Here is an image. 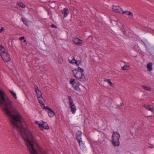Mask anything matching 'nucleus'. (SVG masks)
I'll use <instances>...</instances> for the list:
<instances>
[{"instance_id": "f257e3e1", "label": "nucleus", "mask_w": 154, "mask_h": 154, "mask_svg": "<svg viewBox=\"0 0 154 154\" xmlns=\"http://www.w3.org/2000/svg\"><path fill=\"white\" fill-rule=\"evenodd\" d=\"M120 134L117 132H114L112 136V142L114 146H118L119 145V141Z\"/></svg>"}, {"instance_id": "f03ea898", "label": "nucleus", "mask_w": 154, "mask_h": 154, "mask_svg": "<svg viewBox=\"0 0 154 154\" xmlns=\"http://www.w3.org/2000/svg\"><path fill=\"white\" fill-rule=\"evenodd\" d=\"M69 107L71 108V111L72 113L74 114L76 112V106L74 104L72 99L70 96H68Z\"/></svg>"}, {"instance_id": "7ed1b4c3", "label": "nucleus", "mask_w": 154, "mask_h": 154, "mask_svg": "<svg viewBox=\"0 0 154 154\" xmlns=\"http://www.w3.org/2000/svg\"><path fill=\"white\" fill-rule=\"evenodd\" d=\"M69 61L70 63L73 64H75L78 66H79L82 63V61L81 60H76L75 59V57L73 56L71 57V58L69 59Z\"/></svg>"}, {"instance_id": "20e7f679", "label": "nucleus", "mask_w": 154, "mask_h": 154, "mask_svg": "<svg viewBox=\"0 0 154 154\" xmlns=\"http://www.w3.org/2000/svg\"><path fill=\"white\" fill-rule=\"evenodd\" d=\"M112 10L116 12L122 14L123 12L122 8L119 6L113 5L112 8Z\"/></svg>"}, {"instance_id": "39448f33", "label": "nucleus", "mask_w": 154, "mask_h": 154, "mask_svg": "<svg viewBox=\"0 0 154 154\" xmlns=\"http://www.w3.org/2000/svg\"><path fill=\"white\" fill-rule=\"evenodd\" d=\"M1 57L3 60L5 62H8L11 59L9 54L7 52L4 53L1 56Z\"/></svg>"}, {"instance_id": "423d86ee", "label": "nucleus", "mask_w": 154, "mask_h": 154, "mask_svg": "<svg viewBox=\"0 0 154 154\" xmlns=\"http://www.w3.org/2000/svg\"><path fill=\"white\" fill-rule=\"evenodd\" d=\"M34 87L37 97L42 96L41 91L38 89V87L36 85H34Z\"/></svg>"}, {"instance_id": "0eeeda50", "label": "nucleus", "mask_w": 154, "mask_h": 154, "mask_svg": "<svg viewBox=\"0 0 154 154\" xmlns=\"http://www.w3.org/2000/svg\"><path fill=\"white\" fill-rule=\"evenodd\" d=\"M73 41L75 44L81 46L82 45V41L78 38H74Z\"/></svg>"}, {"instance_id": "6e6552de", "label": "nucleus", "mask_w": 154, "mask_h": 154, "mask_svg": "<svg viewBox=\"0 0 154 154\" xmlns=\"http://www.w3.org/2000/svg\"><path fill=\"white\" fill-rule=\"evenodd\" d=\"M125 14L128 16L129 18L130 19H132L133 18V15L132 13L128 11H123L122 14Z\"/></svg>"}, {"instance_id": "1a4fd4ad", "label": "nucleus", "mask_w": 154, "mask_h": 154, "mask_svg": "<svg viewBox=\"0 0 154 154\" xmlns=\"http://www.w3.org/2000/svg\"><path fill=\"white\" fill-rule=\"evenodd\" d=\"M82 132L81 131L78 130V131L76 134V138L77 140H82L81 137L82 136Z\"/></svg>"}, {"instance_id": "9d476101", "label": "nucleus", "mask_w": 154, "mask_h": 154, "mask_svg": "<svg viewBox=\"0 0 154 154\" xmlns=\"http://www.w3.org/2000/svg\"><path fill=\"white\" fill-rule=\"evenodd\" d=\"M38 100L41 107H42L43 106H45V103L43 102V101H44L45 100L42 96L40 97H38Z\"/></svg>"}, {"instance_id": "9b49d317", "label": "nucleus", "mask_w": 154, "mask_h": 154, "mask_svg": "<svg viewBox=\"0 0 154 154\" xmlns=\"http://www.w3.org/2000/svg\"><path fill=\"white\" fill-rule=\"evenodd\" d=\"M61 13L64 14V17H66L69 14V12L67 8H65L63 10L61 11Z\"/></svg>"}, {"instance_id": "f8f14e48", "label": "nucleus", "mask_w": 154, "mask_h": 154, "mask_svg": "<svg viewBox=\"0 0 154 154\" xmlns=\"http://www.w3.org/2000/svg\"><path fill=\"white\" fill-rule=\"evenodd\" d=\"M47 112L48 116L50 118L53 117L55 115L54 111L51 109L49 111H48Z\"/></svg>"}, {"instance_id": "ddd939ff", "label": "nucleus", "mask_w": 154, "mask_h": 154, "mask_svg": "<svg viewBox=\"0 0 154 154\" xmlns=\"http://www.w3.org/2000/svg\"><path fill=\"white\" fill-rule=\"evenodd\" d=\"M143 106L147 110H149L152 112H154V110L153 109V108H150L149 105L144 104Z\"/></svg>"}, {"instance_id": "4468645a", "label": "nucleus", "mask_w": 154, "mask_h": 154, "mask_svg": "<svg viewBox=\"0 0 154 154\" xmlns=\"http://www.w3.org/2000/svg\"><path fill=\"white\" fill-rule=\"evenodd\" d=\"M77 141L78 142L80 148L83 149L85 147V145L84 143H83V141L82 140H78Z\"/></svg>"}, {"instance_id": "2eb2a0df", "label": "nucleus", "mask_w": 154, "mask_h": 154, "mask_svg": "<svg viewBox=\"0 0 154 154\" xmlns=\"http://www.w3.org/2000/svg\"><path fill=\"white\" fill-rule=\"evenodd\" d=\"M75 91H79L80 88L79 87V85L77 83H76L72 85Z\"/></svg>"}, {"instance_id": "dca6fc26", "label": "nucleus", "mask_w": 154, "mask_h": 154, "mask_svg": "<svg viewBox=\"0 0 154 154\" xmlns=\"http://www.w3.org/2000/svg\"><path fill=\"white\" fill-rule=\"evenodd\" d=\"M7 52H5V48L2 46H0V55L1 56L4 53H6Z\"/></svg>"}, {"instance_id": "f3484780", "label": "nucleus", "mask_w": 154, "mask_h": 154, "mask_svg": "<svg viewBox=\"0 0 154 154\" xmlns=\"http://www.w3.org/2000/svg\"><path fill=\"white\" fill-rule=\"evenodd\" d=\"M43 123V128L45 129L49 130V127L48 126L47 122L42 121Z\"/></svg>"}, {"instance_id": "a211bd4d", "label": "nucleus", "mask_w": 154, "mask_h": 154, "mask_svg": "<svg viewBox=\"0 0 154 154\" xmlns=\"http://www.w3.org/2000/svg\"><path fill=\"white\" fill-rule=\"evenodd\" d=\"M78 79L82 82H85L86 80V79L85 76L84 75H83V74Z\"/></svg>"}, {"instance_id": "6ab92c4d", "label": "nucleus", "mask_w": 154, "mask_h": 154, "mask_svg": "<svg viewBox=\"0 0 154 154\" xmlns=\"http://www.w3.org/2000/svg\"><path fill=\"white\" fill-rule=\"evenodd\" d=\"M104 81L105 82L108 83L110 85L112 86L113 83L111 82L110 79H106V78L104 79Z\"/></svg>"}, {"instance_id": "aec40b11", "label": "nucleus", "mask_w": 154, "mask_h": 154, "mask_svg": "<svg viewBox=\"0 0 154 154\" xmlns=\"http://www.w3.org/2000/svg\"><path fill=\"white\" fill-rule=\"evenodd\" d=\"M9 92L10 93L11 95H12L13 97H14L15 99H17V96L16 94L14 93L13 91L11 90H9Z\"/></svg>"}, {"instance_id": "412c9836", "label": "nucleus", "mask_w": 154, "mask_h": 154, "mask_svg": "<svg viewBox=\"0 0 154 154\" xmlns=\"http://www.w3.org/2000/svg\"><path fill=\"white\" fill-rule=\"evenodd\" d=\"M142 88L148 91H150L151 90V88L147 86L144 85H143Z\"/></svg>"}, {"instance_id": "4be33fe9", "label": "nucleus", "mask_w": 154, "mask_h": 154, "mask_svg": "<svg viewBox=\"0 0 154 154\" xmlns=\"http://www.w3.org/2000/svg\"><path fill=\"white\" fill-rule=\"evenodd\" d=\"M82 74L83 73L80 72L79 71H78V73L76 74L75 77L78 79L80 78V76H81V75H82Z\"/></svg>"}, {"instance_id": "5701e85b", "label": "nucleus", "mask_w": 154, "mask_h": 154, "mask_svg": "<svg viewBox=\"0 0 154 154\" xmlns=\"http://www.w3.org/2000/svg\"><path fill=\"white\" fill-rule=\"evenodd\" d=\"M78 71H79L78 69H73L72 70V72L73 74L74 75L75 77L76 75V74L78 73Z\"/></svg>"}, {"instance_id": "b1692460", "label": "nucleus", "mask_w": 154, "mask_h": 154, "mask_svg": "<svg viewBox=\"0 0 154 154\" xmlns=\"http://www.w3.org/2000/svg\"><path fill=\"white\" fill-rule=\"evenodd\" d=\"M17 5L22 8H24L25 7V5L22 3L19 2L17 3Z\"/></svg>"}, {"instance_id": "393cba45", "label": "nucleus", "mask_w": 154, "mask_h": 154, "mask_svg": "<svg viewBox=\"0 0 154 154\" xmlns=\"http://www.w3.org/2000/svg\"><path fill=\"white\" fill-rule=\"evenodd\" d=\"M70 83L72 85H73V84L76 83L75 80L73 79H70Z\"/></svg>"}, {"instance_id": "a878e982", "label": "nucleus", "mask_w": 154, "mask_h": 154, "mask_svg": "<svg viewBox=\"0 0 154 154\" xmlns=\"http://www.w3.org/2000/svg\"><path fill=\"white\" fill-rule=\"evenodd\" d=\"M21 20L23 21L24 24L26 26H27L28 23L26 20L23 18H22Z\"/></svg>"}, {"instance_id": "bb28decb", "label": "nucleus", "mask_w": 154, "mask_h": 154, "mask_svg": "<svg viewBox=\"0 0 154 154\" xmlns=\"http://www.w3.org/2000/svg\"><path fill=\"white\" fill-rule=\"evenodd\" d=\"M43 109L45 110L48 112V111H49L51 109L48 106H44Z\"/></svg>"}, {"instance_id": "cd10ccee", "label": "nucleus", "mask_w": 154, "mask_h": 154, "mask_svg": "<svg viewBox=\"0 0 154 154\" xmlns=\"http://www.w3.org/2000/svg\"><path fill=\"white\" fill-rule=\"evenodd\" d=\"M152 65V63H150L147 64L146 67H151Z\"/></svg>"}, {"instance_id": "c85d7f7f", "label": "nucleus", "mask_w": 154, "mask_h": 154, "mask_svg": "<svg viewBox=\"0 0 154 154\" xmlns=\"http://www.w3.org/2000/svg\"><path fill=\"white\" fill-rule=\"evenodd\" d=\"M77 69L80 72L82 73L84 71V69L82 68H77Z\"/></svg>"}, {"instance_id": "c756f323", "label": "nucleus", "mask_w": 154, "mask_h": 154, "mask_svg": "<svg viewBox=\"0 0 154 154\" xmlns=\"http://www.w3.org/2000/svg\"><path fill=\"white\" fill-rule=\"evenodd\" d=\"M38 125L39 127L40 128H43V123L42 124V123H38Z\"/></svg>"}, {"instance_id": "7c9ffc66", "label": "nucleus", "mask_w": 154, "mask_h": 154, "mask_svg": "<svg viewBox=\"0 0 154 154\" xmlns=\"http://www.w3.org/2000/svg\"><path fill=\"white\" fill-rule=\"evenodd\" d=\"M4 30V28L3 27H2L0 29V33L2 32Z\"/></svg>"}, {"instance_id": "2f4dec72", "label": "nucleus", "mask_w": 154, "mask_h": 154, "mask_svg": "<svg viewBox=\"0 0 154 154\" xmlns=\"http://www.w3.org/2000/svg\"><path fill=\"white\" fill-rule=\"evenodd\" d=\"M24 38H25L24 36L21 37H20V39L21 40L24 39Z\"/></svg>"}, {"instance_id": "473e14b6", "label": "nucleus", "mask_w": 154, "mask_h": 154, "mask_svg": "<svg viewBox=\"0 0 154 154\" xmlns=\"http://www.w3.org/2000/svg\"><path fill=\"white\" fill-rule=\"evenodd\" d=\"M128 69V68H122L121 70H127Z\"/></svg>"}, {"instance_id": "72a5a7b5", "label": "nucleus", "mask_w": 154, "mask_h": 154, "mask_svg": "<svg viewBox=\"0 0 154 154\" xmlns=\"http://www.w3.org/2000/svg\"><path fill=\"white\" fill-rule=\"evenodd\" d=\"M148 68V70L149 71H150L151 70H152V68Z\"/></svg>"}, {"instance_id": "f704fd0d", "label": "nucleus", "mask_w": 154, "mask_h": 154, "mask_svg": "<svg viewBox=\"0 0 154 154\" xmlns=\"http://www.w3.org/2000/svg\"><path fill=\"white\" fill-rule=\"evenodd\" d=\"M51 26L53 28H55L56 27V26L55 25H53V24L51 25Z\"/></svg>"}, {"instance_id": "c9c22d12", "label": "nucleus", "mask_w": 154, "mask_h": 154, "mask_svg": "<svg viewBox=\"0 0 154 154\" xmlns=\"http://www.w3.org/2000/svg\"><path fill=\"white\" fill-rule=\"evenodd\" d=\"M123 104V103H120V106H122Z\"/></svg>"}, {"instance_id": "e433bc0d", "label": "nucleus", "mask_w": 154, "mask_h": 154, "mask_svg": "<svg viewBox=\"0 0 154 154\" xmlns=\"http://www.w3.org/2000/svg\"><path fill=\"white\" fill-rule=\"evenodd\" d=\"M121 67H123V68H124V67H127V66H126V65H125L123 66H122Z\"/></svg>"}, {"instance_id": "4c0bfd02", "label": "nucleus", "mask_w": 154, "mask_h": 154, "mask_svg": "<svg viewBox=\"0 0 154 154\" xmlns=\"http://www.w3.org/2000/svg\"><path fill=\"white\" fill-rule=\"evenodd\" d=\"M35 123L37 124L38 125V121H36L35 122Z\"/></svg>"}, {"instance_id": "58836bf2", "label": "nucleus", "mask_w": 154, "mask_h": 154, "mask_svg": "<svg viewBox=\"0 0 154 154\" xmlns=\"http://www.w3.org/2000/svg\"><path fill=\"white\" fill-rule=\"evenodd\" d=\"M26 42V39H24V40H23V42Z\"/></svg>"}, {"instance_id": "ea45409f", "label": "nucleus", "mask_w": 154, "mask_h": 154, "mask_svg": "<svg viewBox=\"0 0 154 154\" xmlns=\"http://www.w3.org/2000/svg\"><path fill=\"white\" fill-rule=\"evenodd\" d=\"M117 106H118L119 107H120L121 106L120 105H117Z\"/></svg>"}]
</instances>
